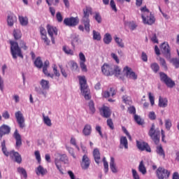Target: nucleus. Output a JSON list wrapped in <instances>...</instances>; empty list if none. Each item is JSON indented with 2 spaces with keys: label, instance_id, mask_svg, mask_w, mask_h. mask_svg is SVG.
<instances>
[{
  "label": "nucleus",
  "instance_id": "f03ea898",
  "mask_svg": "<svg viewBox=\"0 0 179 179\" xmlns=\"http://www.w3.org/2000/svg\"><path fill=\"white\" fill-rule=\"evenodd\" d=\"M101 72L105 76H113V75L120 76L121 75V69L118 66L104 64L101 66Z\"/></svg>",
  "mask_w": 179,
  "mask_h": 179
},
{
  "label": "nucleus",
  "instance_id": "bf43d9fd",
  "mask_svg": "<svg viewBox=\"0 0 179 179\" xmlns=\"http://www.w3.org/2000/svg\"><path fill=\"white\" fill-rule=\"evenodd\" d=\"M148 99L150 100L151 106H155V96L152 92H148Z\"/></svg>",
  "mask_w": 179,
  "mask_h": 179
},
{
  "label": "nucleus",
  "instance_id": "37998d69",
  "mask_svg": "<svg viewBox=\"0 0 179 179\" xmlns=\"http://www.w3.org/2000/svg\"><path fill=\"white\" fill-rule=\"evenodd\" d=\"M13 36L15 40H19V38H22V31L19 29H15L13 31Z\"/></svg>",
  "mask_w": 179,
  "mask_h": 179
},
{
  "label": "nucleus",
  "instance_id": "0e129e2a",
  "mask_svg": "<svg viewBox=\"0 0 179 179\" xmlns=\"http://www.w3.org/2000/svg\"><path fill=\"white\" fill-rule=\"evenodd\" d=\"M94 19L97 22V23H101V15H100V13H95Z\"/></svg>",
  "mask_w": 179,
  "mask_h": 179
},
{
  "label": "nucleus",
  "instance_id": "774afa93",
  "mask_svg": "<svg viewBox=\"0 0 179 179\" xmlns=\"http://www.w3.org/2000/svg\"><path fill=\"white\" fill-rule=\"evenodd\" d=\"M171 62H172L173 65H174V66L176 68H179V60H178V59H171Z\"/></svg>",
  "mask_w": 179,
  "mask_h": 179
},
{
  "label": "nucleus",
  "instance_id": "423d86ee",
  "mask_svg": "<svg viewBox=\"0 0 179 179\" xmlns=\"http://www.w3.org/2000/svg\"><path fill=\"white\" fill-rule=\"evenodd\" d=\"M10 54L13 59H17V57L23 58V53L22 52V48L19 47V44L13 41H10Z\"/></svg>",
  "mask_w": 179,
  "mask_h": 179
},
{
  "label": "nucleus",
  "instance_id": "3c124183",
  "mask_svg": "<svg viewBox=\"0 0 179 179\" xmlns=\"http://www.w3.org/2000/svg\"><path fill=\"white\" fill-rule=\"evenodd\" d=\"M34 155L38 164H41V155H40V151L38 150L35 151Z\"/></svg>",
  "mask_w": 179,
  "mask_h": 179
},
{
  "label": "nucleus",
  "instance_id": "680f3d73",
  "mask_svg": "<svg viewBox=\"0 0 179 179\" xmlns=\"http://www.w3.org/2000/svg\"><path fill=\"white\" fill-rule=\"evenodd\" d=\"M134 120L136 122H137V124H138V125H142L143 124V121L139 115H134Z\"/></svg>",
  "mask_w": 179,
  "mask_h": 179
},
{
  "label": "nucleus",
  "instance_id": "393cba45",
  "mask_svg": "<svg viewBox=\"0 0 179 179\" xmlns=\"http://www.w3.org/2000/svg\"><path fill=\"white\" fill-rule=\"evenodd\" d=\"M119 148L120 149H128V139H127V137H120Z\"/></svg>",
  "mask_w": 179,
  "mask_h": 179
},
{
  "label": "nucleus",
  "instance_id": "c9c22d12",
  "mask_svg": "<svg viewBox=\"0 0 179 179\" xmlns=\"http://www.w3.org/2000/svg\"><path fill=\"white\" fill-rule=\"evenodd\" d=\"M156 152L157 155H159V156L162 157V159H165L166 154L164 153V150H163V147H162V145L157 146Z\"/></svg>",
  "mask_w": 179,
  "mask_h": 179
},
{
  "label": "nucleus",
  "instance_id": "bb28decb",
  "mask_svg": "<svg viewBox=\"0 0 179 179\" xmlns=\"http://www.w3.org/2000/svg\"><path fill=\"white\" fill-rule=\"evenodd\" d=\"M37 176H45L48 171L43 166L39 165L35 170Z\"/></svg>",
  "mask_w": 179,
  "mask_h": 179
},
{
  "label": "nucleus",
  "instance_id": "f704fd0d",
  "mask_svg": "<svg viewBox=\"0 0 179 179\" xmlns=\"http://www.w3.org/2000/svg\"><path fill=\"white\" fill-rule=\"evenodd\" d=\"M69 66H70V69L73 72L78 71V68H79V66H78V63L73 60H71L68 62Z\"/></svg>",
  "mask_w": 179,
  "mask_h": 179
},
{
  "label": "nucleus",
  "instance_id": "72a5a7b5",
  "mask_svg": "<svg viewBox=\"0 0 179 179\" xmlns=\"http://www.w3.org/2000/svg\"><path fill=\"white\" fill-rule=\"evenodd\" d=\"M93 156H94V159L95 162L99 164V163H100V151L99 150V149L95 148L93 151Z\"/></svg>",
  "mask_w": 179,
  "mask_h": 179
},
{
  "label": "nucleus",
  "instance_id": "c756f323",
  "mask_svg": "<svg viewBox=\"0 0 179 179\" xmlns=\"http://www.w3.org/2000/svg\"><path fill=\"white\" fill-rule=\"evenodd\" d=\"M83 134L85 136H90L92 134V126L90 124H85L83 129Z\"/></svg>",
  "mask_w": 179,
  "mask_h": 179
},
{
  "label": "nucleus",
  "instance_id": "052dcab7",
  "mask_svg": "<svg viewBox=\"0 0 179 179\" xmlns=\"http://www.w3.org/2000/svg\"><path fill=\"white\" fill-rule=\"evenodd\" d=\"M110 6L112 10H113L114 12L117 11V5L115 4V1H114V0H110Z\"/></svg>",
  "mask_w": 179,
  "mask_h": 179
},
{
  "label": "nucleus",
  "instance_id": "5fc2aeb1",
  "mask_svg": "<svg viewBox=\"0 0 179 179\" xmlns=\"http://www.w3.org/2000/svg\"><path fill=\"white\" fill-rule=\"evenodd\" d=\"M53 68V75H55V76H57V78H59V76H61V73H59V71H58V69L57 67V65L54 64L52 66Z\"/></svg>",
  "mask_w": 179,
  "mask_h": 179
},
{
  "label": "nucleus",
  "instance_id": "4468645a",
  "mask_svg": "<svg viewBox=\"0 0 179 179\" xmlns=\"http://www.w3.org/2000/svg\"><path fill=\"white\" fill-rule=\"evenodd\" d=\"M46 29L48 30V34L50 36V38H55V37L58 36V29H57V27L51 24H48Z\"/></svg>",
  "mask_w": 179,
  "mask_h": 179
},
{
  "label": "nucleus",
  "instance_id": "2eb2a0df",
  "mask_svg": "<svg viewBox=\"0 0 179 179\" xmlns=\"http://www.w3.org/2000/svg\"><path fill=\"white\" fill-rule=\"evenodd\" d=\"M64 24H66V26H69L72 27L73 26L79 24V18L73 17H71L70 18H65L64 20Z\"/></svg>",
  "mask_w": 179,
  "mask_h": 179
},
{
  "label": "nucleus",
  "instance_id": "79ce46f5",
  "mask_svg": "<svg viewBox=\"0 0 179 179\" xmlns=\"http://www.w3.org/2000/svg\"><path fill=\"white\" fill-rule=\"evenodd\" d=\"M164 123H165V128L166 131H170V129H171V127H173V123L171 122V120L166 119L164 120Z\"/></svg>",
  "mask_w": 179,
  "mask_h": 179
},
{
  "label": "nucleus",
  "instance_id": "f3484780",
  "mask_svg": "<svg viewBox=\"0 0 179 179\" xmlns=\"http://www.w3.org/2000/svg\"><path fill=\"white\" fill-rule=\"evenodd\" d=\"M6 22H7V26H8V27H13V26L15 25V23L17 22V17L13 13L8 14L7 15Z\"/></svg>",
  "mask_w": 179,
  "mask_h": 179
},
{
  "label": "nucleus",
  "instance_id": "a878e982",
  "mask_svg": "<svg viewBox=\"0 0 179 179\" xmlns=\"http://www.w3.org/2000/svg\"><path fill=\"white\" fill-rule=\"evenodd\" d=\"M139 173H142L143 176H145L148 173V170L146 169V166L145 165V162L143 160L141 161L138 167Z\"/></svg>",
  "mask_w": 179,
  "mask_h": 179
},
{
  "label": "nucleus",
  "instance_id": "58836bf2",
  "mask_svg": "<svg viewBox=\"0 0 179 179\" xmlns=\"http://www.w3.org/2000/svg\"><path fill=\"white\" fill-rule=\"evenodd\" d=\"M17 171L18 174L21 176V177H24V178H27V172L26 171V169H24L23 167H18L17 169Z\"/></svg>",
  "mask_w": 179,
  "mask_h": 179
},
{
  "label": "nucleus",
  "instance_id": "338daca9",
  "mask_svg": "<svg viewBox=\"0 0 179 179\" xmlns=\"http://www.w3.org/2000/svg\"><path fill=\"white\" fill-rule=\"evenodd\" d=\"M82 72H87V66L85 63H79Z\"/></svg>",
  "mask_w": 179,
  "mask_h": 179
},
{
  "label": "nucleus",
  "instance_id": "a211bd4d",
  "mask_svg": "<svg viewBox=\"0 0 179 179\" xmlns=\"http://www.w3.org/2000/svg\"><path fill=\"white\" fill-rule=\"evenodd\" d=\"M13 138L15 139V148H20L22 146V136L19 134V131L15 129L13 134Z\"/></svg>",
  "mask_w": 179,
  "mask_h": 179
},
{
  "label": "nucleus",
  "instance_id": "6e6552de",
  "mask_svg": "<svg viewBox=\"0 0 179 179\" xmlns=\"http://www.w3.org/2000/svg\"><path fill=\"white\" fill-rule=\"evenodd\" d=\"M61 162H63L64 164H69V159L68 158V156H66V155H60V160L58 159L55 160V166L57 170H59L61 174H64V172L62 171V166H61Z\"/></svg>",
  "mask_w": 179,
  "mask_h": 179
},
{
  "label": "nucleus",
  "instance_id": "20e7f679",
  "mask_svg": "<svg viewBox=\"0 0 179 179\" xmlns=\"http://www.w3.org/2000/svg\"><path fill=\"white\" fill-rule=\"evenodd\" d=\"M78 78L80 83V92L83 96H84L85 100H90V90H89V87L87 86L86 77H85V76H79Z\"/></svg>",
  "mask_w": 179,
  "mask_h": 179
},
{
  "label": "nucleus",
  "instance_id": "2f4dec72",
  "mask_svg": "<svg viewBox=\"0 0 179 179\" xmlns=\"http://www.w3.org/2000/svg\"><path fill=\"white\" fill-rule=\"evenodd\" d=\"M169 104V100L167 98H163L159 96V106L162 107V108H165V107Z\"/></svg>",
  "mask_w": 179,
  "mask_h": 179
},
{
  "label": "nucleus",
  "instance_id": "6e6d98bb",
  "mask_svg": "<svg viewBox=\"0 0 179 179\" xmlns=\"http://www.w3.org/2000/svg\"><path fill=\"white\" fill-rule=\"evenodd\" d=\"M79 64L85 63L86 62V57L83 54V52L79 53Z\"/></svg>",
  "mask_w": 179,
  "mask_h": 179
},
{
  "label": "nucleus",
  "instance_id": "8fccbe9b",
  "mask_svg": "<svg viewBox=\"0 0 179 179\" xmlns=\"http://www.w3.org/2000/svg\"><path fill=\"white\" fill-rule=\"evenodd\" d=\"M2 152L5 156H9V152L6 150V145L5 141H3L1 143Z\"/></svg>",
  "mask_w": 179,
  "mask_h": 179
},
{
  "label": "nucleus",
  "instance_id": "ddd939ff",
  "mask_svg": "<svg viewBox=\"0 0 179 179\" xmlns=\"http://www.w3.org/2000/svg\"><path fill=\"white\" fill-rule=\"evenodd\" d=\"M15 117L17 120V122L20 127V128H24L26 124H24V116H23V113L20 110L15 112Z\"/></svg>",
  "mask_w": 179,
  "mask_h": 179
},
{
  "label": "nucleus",
  "instance_id": "4be33fe9",
  "mask_svg": "<svg viewBox=\"0 0 179 179\" xmlns=\"http://www.w3.org/2000/svg\"><path fill=\"white\" fill-rule=\"evenodd\" d=\"M83 44V41L79 38V36L74 35L71 38V45L75 48V47H78Z\"/></svg>",
  "mask_w": 179,
  "mask_h": 179
},
{
  "label": "nucleus",
  "instance_id": "69168bd1",
  "mask_svg": "<svg viewBox=\"0 0 179 179\" xmlns=\"http://www.w3.org/2000/svg\"><path fill=\"white\" fill-rule=\"evenodd\" d=\"M122 101H124V103H125V104H131V103H132V101H131V98L127 96H124L122 97Z\"/></svg>",
  "mask_w": 179,
  "mask_h": 179
},
{
  "label": "nucleus",
  "instance_id": "0eeeda50",
  "mask_svg": "<svg viewBox=\"0 0 179 179\" xmlns=\"http://www.w3.org/2000/svg\"><path fill=\"white\" fill-rule=\"evenodd\" d=\"M148 135L155 143L157 144L160 142V130H159V129H156L155 124H152L149 130Z\"/></svg>",
  "mask_w": 179,
  "mask_h": 179
},
{
  "label": "nucleus",
  "instance_id": "864d4df0",
  "mask_svg": "<svg viewBox=\"0 0 179 179\" xmlns=\"http://www.w3.org/2000/svg\"><path fill=\"white\" fill-rule=\"evenodd\" d=\"M127 24H128L130 30H132V31L135 30V29H136V27H138V25L134 21L128 22Z\"/></svg>",
  "mask_w": 179,
  "mask_h": 179
},
{
  "label": "nucleus",
  "instance_id": "de8ad7c7",
  "mask_svg": "<svg viewBox=\"0 0 179 179\" xmlns=\"http://www.w3.org/2000/svg\"><path fill=\"white\" fill-rule=\"evenodd\" d=\"M131 174L134 179H141V176H139V173L136 169H131Z\"/></svg>",
  "mask_w": 179,
  "mask_h": 179
},
{
  "label": "nucleus",
  "instance_id": "7ed1b4c3",
  "mask_svg": "<svg viewBox=\"0 0 179 179\" xmlns=\"http://www.w3.org/2000/svg\"><path fill=\"white\" fill-rule=\"evenodd\" d=\"M83 16L81 20L83 24L85 26V30L87 33H90V19L89 16L93 13V10L90 6H85L83 9Z\"/></svg>",
  "mask_w": 179,
  "mask_h": 179
},
{
  "label": "nucleus",
  "instance_id": "5701e85b",
  "mask_svg": "<svg viewBox=\"0 0 179 179\" xmlns=\"http://www.w3.org/2000/svg\"><path fill=\"white\" fill-rule=\"evenodd\" d=\"M10 156L12 159L15 160V162H16V163H18L19 164L22 163V156H20V154H19V152L11 151L10 152Z\"/></svg>",
  "mask_w": 179,
  "mask_h": 179
},
{
  "label": "nucleus",
  "instance_id": "f8f14e48",
  "mask_svg": "<svg viewBox=\"0 0 179 179\" xmlns=\"http://www.w3.org/2000/svg\"><path fill=\"white\" fill-rule=\"evenodd\" d=\"M123 72L128 79H132V80H136L138 79V75L132 71V69L127 66L123 69Z\"/></svg>",
  "mask_w": 179,
  "mask_h": 179
},
{
  "label": "nucleus",
  "instance_id": "c85d7f7f",
  "mask_svg": "<svg viewBox=\"0 0 179 179\" xmlns=\"http://www.w3.org/2000/svg\"><path fill=\"white\" fill-rule=\"evenodd\" d=\"M103 97L107 99L110 96H115V90L114 88H110L109 90L104 91L102 92Z\"/></svg>",
  "mask_w": 179,
  "mask_h": 179
},
{
  "label": "nucleus",
  "instance_id": "e2e57ef3",
  "mask_svg": "<svg viewBox=\"0 0 179 179\" xmlns=\"http://www.w3.org/2000/svg\"><path fill=\"white\" fill-rule=\"evenodd\" d=\"M103 166H104V172L106 173H108V162L106 160V157H103Z\"/></svg>",
  "mask_w": 179,
  "mask_h": 179
},
{
  "label": "nucleus",
  "instance_id": "49530a36",
  "mask_svg": "<svg viewBox=\"0 0 179 179\" xmlns=\"http://www.w3.org/2000/svg\"><path fill=\"white\" fill-rule=\"evenodd\" d=\"M34 65L36 68H42L43 67V62L41 61V58L38 57L34 62Z\"/></svg>",
  "mask_w": 179,
  "mask_h": 179
},
{
  "label": "nucleus",
  "instance_id": "a19ab883",
  "mask_svg": "<svg viewBox=\"0 0 179 179\" xmlns=\"http://www.w3.org/2000/svg\"><path fill=\"white\" fill-rule=\"evenodd\" d=\"M92 34L93 40H95L96 41H100V40H101V35L100 34V32L94 30Z\"/></svg>",
  "mask_w": 179,
  "mask_h": 179
},
{
  "label": "nucleus",
  "instance_id": "603ef678",
  "mask_svg": "<svg viewBox=\"0 0 179 179\" xmlns=\"http://www.w3.org/2000/svg\"><path fill=\"white\" fill-rule=\"evenodd\" d=\"M150 68L153 71V72L156 73L159 71L160 67L159 66V64H157V63H152L150 65Z\"/></svg>",
  "mask_w": 179,
  "mask_h": 179
},
{
  "label": "nucleus",
  "instance_id": "13d9d810",
  "mask_svg": "<svg viewBox=\"0 0 179 179\" xmlns=\"http://www.w3.org/2000/svg\"><path fill=\"white\" fill-rule=\"evenodd\" d=\"M159 64L164 69L167 70V64L166 63V60L162 57H159Z\"/></svg>",
  "mask_w": 179,
  "mask_h": 179
},
{
  "label": "nucleus",
  "instance_id": "7c9ffc66",
  "mask_svg": "<svg viewBox=\"0 0 179 179\" xmlns=\"http://www.w3.org/2000/svg\"><path fill=\"white\" fill-rule=\"evenodd\" d=\"M0 131L3 135L10 134V127L6 124H3L0 127Z\"/></svg>",
  "mask_w": 179,
  "mask_h": 179
},
{
  "label": "nucleus",
  "instance_id": "412c9836",
  "mask_svg": "<svg viewBox=\"0 0 179 179\" xmlns=\"http://www.w3.org/2000/svg\"><path fill=\"white\" fill-rule=\"evenodd\" d=\"M50 66V62L48 60L45 61L43 66V72L45 76L48 78H51L52 79L54 78V74L48 73V68Z\"/></svg>",
  "mask_w": 179,
  "mask_h": 179
},
{
  "label": "nucleus",
  "instance_id": "aec40b11",
  "mask_svg": "<svg viewBox=\"0 0 179 179\" xmlns=\"http://www.w3.org/2000/svg\"><path fill=\"white\" fill-rule=\"evenodd\" d=\"M42 40H43L45 44L46 45H50V40L48 39V37H47V31L43 27H40L39 28Z\"/></svg>",
  "mask_w": 179,
  "mask_h": 179
},
{
  "label": "nucleus",
  "instance_id": "9d476101",
  "mask_svg": "<svg viewBox=\"0 0 179 179\" xmlns=\"http://www.w3.org/2000/svg\"><path fill=\"white\" fill-rule=\"evenodd\" d=\"M159 76L161 81L164 82V83H165L168 87L173 88L174 86H176V83L169 76H167L166 73H160Z\"/></svg>",
  "mask_w": 179,
  "mask_h": 179
},
{
  "label": "nucleus",
  "instance_id": "c03bdc74",
  "mask_svg": "<svg viewBox=\"0 0 179 179\" xmlns=\"http://www.w3.org/2000/svg\"><path fill=\"white\" fill-rule=\"evenodd\" d=\"M66 149L69 152V153L72 156L73 159H76V155H75V151L72 147H69L66 145Z\"/></svg>",
  "mask_w": 179,
  "mask_h": 179
},
{
  "label": "nucleus",
  "instance_id": "6ab92c4d",
  "mask_svg": "<svg viewBox=\"0 0 179 179\" xmlns=\"http://www.w3.org/2000/svg\"><path fill=\"white\" fill-rule=\"evenodd\" d=\"M136 145L138 149L139 150H146V152H152L150 147L148 144V143H145L143 141H136Z\"/></svg>",
  "mask_w": 179,
  "mask_h": 179
},
{
  "label": "nucleus",
  "instance_id": "473e14b6",
  "mask_svg": "<svg viewBox=\"0 0 179 179\" xmlns=\"http://www.w3.org/2000/svg\"><path fill=\"white\" fill-rule=\"evenodd\" d=\"M42 120L45 125H46L47 127H52V122H51V119L50 118V117L45 115V114H43Z\"/></svg>",
  "mask_w": 179,
  "mask_h": 179
},
{
  "label": "nucleus",
  "instance_id": "39448f33",
  "mask_svg": "<svg viewBox=\"0 0 179 179\" xmlns=\"http://www.w3.org/2000/svg\"><path fill=\"white\" fill-rule=\"evenodd\" d=\"M39 85L41 87V88L36 87L35 92H36L38 94H41L42 96H43L45 99L47 98L48 93L45 90H50V81L46 80L45 79H42L39 82Z\"/></svg>",
  "mask_w": 179,
  "mask_h": 179
},
{
  "label": "nucleus",
  "instance_id": "cd10ccee",
  "mask_svg": "<svg viewBox=\"0 0 179 179\" xmlns=\"http://www.w3.org/2000/svg\"><path fill=\"white\" fill-rule=\"evenodd\" d=\"M110 169L112 173H118V169H117V165L115 164V161L114 157H110Z\"/></svg>",
  "mask_w": 179,
  "mask_h": 179
},
{
  "label": "nucleus",
  "instance_id": "09e8293b",
  "mask_svg": "<svg viewBox=\"0 0 179 179\" xmlns=\"http://www.w3.org/2000/svg\"><path fill=\"white\" fill-rule=\"evenodd\" d=\"M63 51H64L65 54H67L68 55H73L74 54L73 50H71V48L67 46L63 47Z\"/></svg>",
  "mask_w": 179,
  "mask_h": 179
},
{
  "label": "nucleus",
  "instance_id": "a18cd8bd",
  "mask_svg": "<svg viewBox=\"0 0 179 179\" xmlns=\"http://www.w3.org/2000/svg\"><path fill=\"white\" fill-rule=\"evenodd\" d=\"M88 107L90 110L91 114H94V112L96 111V108H94V102L93 101H90L88 103Z\"/></svg>",
  "mask_w": 179,
  "mask_h": 179
},
{
  "label": "nucleus",
  "instance_id": "e433bc0d",
  "mask_svg": "<svg viewBox=\"0 0 179 179\" xmlns=\"http://www.w3.org/2000/svg\"><path fill=\"white\" fill-rule=\"evenodd\" d=\"M116 44L118 45V47H120V48H124V47L125 46L124 44V42L122 41V40L121 39V38L118 37L117 35H115V36L113 37Z\"/></svg>",
  "mask_w": 179,
  "mask_h": 179
},
{
  "label": "nucleus",
  "instance_id": "4c0bfd02",
  "mask_svg": "<svg viewBox=\"0 0 179 179\" xmlns=\"http://www.w3.org/2000/svg\"><path fill=\"white\" fill-rule=\"evenodd\" d=\"M113 41V36H111V34L110 33H106L103 36V43L105 44H110L111 41Z\"/></svg>",
  "mask_w": 179,
  "mask_h": 179
},
{
  "label": "nucleus",
  "instance_id": "dca6fc26",
  "mask_svg": "<svg viewBox=\"0 0 179 179\" xmlns=\"http://www.w3.org/2000/svg\"><path fill=\"white\" fill-rule=\"evenodd\" d=\"M81 169L83 170H87L90 167V159L87 155L83 156L82 160L80 162Z\"/></svg>",
  "mask_w": 179,
  "mask_h": 179
},
{
  "label": "nucleus",
  "instance_id": "ea45409f",
  "mask_svg": "<svg viewBox=\"0 0 179 179\" xmlns=\"http://www.w3.org/2000/svg\"><path fill=\"white\" fill-rule=\"evenodd\" d=\"M19 20L21 26H27L29 24V18L27 17L20 16Z\"/></svg>",
  "mask_w": 179,
  "mask_h": 179
},
{
  "label": "nucleus",
  "instance_id": "b1692460",
  "mask_svg": "<svg viewBox=\"0 0 179 179\" xmlns=\"http://www.w3.org/2000/svg\"><path fill=\"white\" fill-rule=\"evenodd\" d=\"M100 113L105 118H108L111 115V110L107 106H103L100 109Z\"/></svg>",
  "mask_w": 179,
  "mask_h": 179
},
{
  "label": "nucleus",
  "instance_id": "9b49d317",
  "mask_svg": "<svg viewBox=\"0 0 179 179\" xmlns=\"http://www.w3.org/2000/svg\"><path fill=\"white\" fill-rule=\"evenodd\" d=\"M156 174L159 179H167L170 177V172L163 167H159L156 171Z\"/></svg>",
  "mask_w": 179,
  "mask_h": 179
},
{
  "label": "nucleus",
  "instance_id": "1a4fd4ad",
  "mask_svg": "<svg viewBox=\"0 0 179 179\" xmlns=\"http://www.w3.org/2000/svg\"><path fill=\"white\" fill-rule=\"evenodd\" d=\"M160 50L164 54V57L166 58V59H171V50L170 49V45H169V43L164 42L160 45Z\"/></svg>",
  "mask_w": 179,
  "mask_h": 179
},
{
  "label": "nucleus",
  "instance_id": "4d7b16f0",
  "mask_svg": "<svg viewBox=\"0 0 179 179\" xmlns=\"http://www.w3.org/2000/svg\"><path fill=\"white\" fill-rule=\"evenodd\" d=\"M70 143L71 145H73V146H75L76 148V149L80 151V148H79V146H78V145H76V138H75V137H71V140H70Z\"/></svg>",
  "mask_w": 179,
  "mask_h": 179
},
{
  "label": "nucleus",
  "instance_id": "f257e3e1",
  "mask_svg": "<svg viewBox=\"0 0 179 179\" xmlns=\"http://www.w3.org/2000/svg\"><path fill=\"white\" fill-rule=\"evenodd\" d=\"M141 12V19L143 24H148V26H152V24H155L156 22V17L155 15L146 8V6L141 7L140 8Z\"/></svg>",
  "mask_w": 179,
  "mask_h": 179
}]
</instances>
